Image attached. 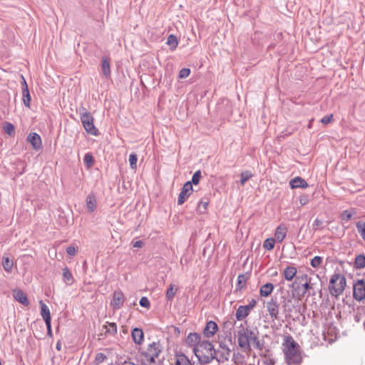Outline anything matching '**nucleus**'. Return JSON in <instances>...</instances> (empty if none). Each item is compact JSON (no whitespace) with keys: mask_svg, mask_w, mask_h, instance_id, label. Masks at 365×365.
<instances>
[{"mask_svg":"<svg viewBox=\"0 0 365 365\" xmlns=\"http://www.w3.org/2000/svg\"><path fill=\"white\" fill-rule=\"evenodd\" d=\"M284 354L287 365L300 364L302 361L299 345L294 341L293 337L288 335L284 339Z\"/></svg>","mask_w":365,"mask_h":365,"instance_id":"f257e3e1","label":"nucleus"},{"mask_svg":"<svg viewBox=\"0 0 365 365\" xmlns=\"http://www.w3.org/2000/svg\"><path fill=\"white\" fill-rule=\"evenodd\" d=\"M162 349L160 342L150 344L147 349L140 353L141 365H163L162 360L159 359Z\"/></svg>","mask_w":365,"mask_h":365,"instance_id":"f03ea898","label":"nucleus"},{"mask_svg":"<svg viewBox=\"0 0 365 365\" xmlns=\"http://www.w3.org/2000/svg\"><path fill=\"white\" fill-rule=\"evenodd\" d=\"M346 283V278L343 274L339 273L333 274L329 284V290L331 295L337 297L342 294Z\"/></svg>","mask_w":365,"mask_h":365,"instance_id":"7ed1b4c3","label":"nucleus"},{"mask_svg":"<svg viewBox=\"0 0 365 365\" xmlns=\"http://www.w3.org/2000/svg\"><path fill=\"white\" fill-rule=\"evenodd\" d=\"M194 353L198 360L209 359V357L216 355V351L212 343L207 340H203L201 344L195 347Z\"/></svg>","mask_w":365,"mask_h":365,"instance_id":"20e7f679","label":"nucleus"},{"mask_svg":"<svg viewBox=\"0 0 365 365\" xmlns=\"http://www.w3.org/2000/svg\"><path fill=\"white\" fill-rule=\"evenodd\" d=\"M80 116L81 123L86 132L91 135H97L98 130L94 125L93 117L91 113H89L86 108L82 107L80 108Z\"/></svg>","mask_w":365,"mask_h":365,"instance_id":"39448f33","label":"nucleus"},{"mask_svg":"<svg viewBox=\"0 0 365 365\" xmlns=\"http://www.w3.org/2000/svg\"><path fill=\"white\" fill-rule=\"evenodd\" d=\"M353 297L359 302L365 299V278L358 279L354 284Z\"/></svg>","mask_w":365,"mask_h":365,"instance_id":"423d86ee","label":"nucleus"},{"mask_svg":"<svg viewBox=\"0 0 365 365\" xmlns=\"http://www.w3.org/2000/svg\"><path fill=\"white\" fill-rule=\"evenodd\" d=\"M266 307L270 317L272 319H278L279 314V304L278 303L277 299L276 298H272L267 302Z\"/></svg>","mask_w":365,"mask_h":365,"instance_id":"0eeeda50","label":"nucleus"},{"mask_svg":"<svg viewBox=\"0 0 365 365\" xmlns=\"http://www.w3.org/2000/svg\"><path fill=\"white\" fill-rule=\"evenodd\" d=\"M247 335L245 333L244 329H242L237 333V342L240 347L245 352H250L251 351L250 341L247 338Z\"/></svg>","mask_w":365,"mask_h":365,"instance_id":"6e6552de","label":"nucleus"},{"mask_svg":"<svg viewBox=\"0 0 365 365\" xmlns=\"http://www.w3.org/2000/svg\"><path fill=\"white\" fill-rule=\"evenodd\" d=\"M193 191V187L191 182H187L184 184L178 199V204L182 205L187 199L189 197L190 194Z\"/></svg>","mask_w":365,"mask_h":365,"instance_id":"1a4fd4ad","label":"nucleus"},{"mask_svg":"<svg viewBox=\"0 0 365 365\" xmlns=\"http://www.w3.org/2000/svg\"><path fill=\"white\" fill-rule=\"evenodd\" d=\"M124 303V295L123 292L120 290L115 291L113 294V300L111 302V305L113 306L114 309H120Z\"/></svg>","mask_w":365,"mask_h":365,"instance_id":"9d476101","label":"nucleus"},{"mask_svg":"<svg viewBox=\"0 0 365 365\" xmlns=\"http://www.w3.org/2000/svg\"><path fill=\"white\" fill-rule=\"evenodd\" d=\"M27 140L31 144L33 148L38 150L42 148L41 138L36 133H31L27 137Z\"/></svg>","mask_w":365,"mask_h":365,"instance_id":"9b49d317","label":"nucleus"},{"mask_svg":"<svg viewBox=\"0 0 365 365\" xmlns=\"http://www.w3.org/2000/svg\"><path fill=\"white\" fill-rule=\"evenodd\" d=\"M217 329L218 327L216 322L214 321H209L207 322L203 329V335L207 338L212 337L215 335Z\"/></svg>","mask_w":365,"mask_h":365,"instance_id":"f8f14e48","label":"nucleus"},{"mask_svg":"<svg viewBox=\"0 0 365 365\" xmlns=\"http://www.w3.org/2000/svg\"><path fill=\"white\" fill-rule=\"evenodd\" d=\"M299 279L301 281H305V282L302 284V287L304 288L302 296H304L307 291L313 289L314 283L312 282V277H309L306 274L297 277L296 280Z\"/></svg>","mask_w":365,"mask_h":365,"instance_id":"ddd939ff","label":"nucleus"},{"mask_svg":"<svg viewBox=\"0 0 365 365\" xmlns=\"http://www.w3.org/2000/svg\"><path fill=\"white\" fill-rule=\"evenodd\" d=\"M252 310L247 305H240L235 314V317L237 321H242L245 319Z\"/></svg>","mask_w":365,"mask_h":365,"instance_id":"4468645a","label":"nucleus"},{"mask_svg":"<svg viewBox=\"0 0 365 365\" xmlns=\"http://www.w3.org/2000/svg\"><path fill=\"white\" fill-rule=\"evenodd\" d=\"M201 336L200 334L193 332L190 333L186 339V343L189 346H197L200 344L202 343Z\"/></svg>","mask_w":365,"mask_h":365,"instance_id":"2eb2a0df","label":"nucleus"},{"mask_svg":"<svg viewBox=\"0 0 365 365\" xmlns=\"http://www.w3.org/2000/svg\"><path fill=\"white\" fill-rule=\"evenodd\" d=\"M290 187L295 188H306L308 187L307 182L301 177H295L289 182Z\"/></svg>","mask_w":365,"mask_h":365,"instance_id":"dca6fc26","label":"nucleus"},{"mask_svg":"<svg viewBox=\"0 0 365 365\" xmlns=\"http://www.w3.org/2000/svg\"><path fill=\"white\" fill-rule=\"evenodd\" d=\"M101 71L103 76L105 78H108L110 77V61L109 59L106 56L102 57Z\"/></svg>","mask_w":365,"mask_h":365,"instance_id":"f3484780","label":"nucleus"},{"mask_svg":"<svg viewBox=\"0 0 365 365\" xmlns=\"http://www.w3.org/2000/svg\"><path fill=\"white\" fill-rule=\"evenodd\" d=\"M287 230L284 225H279L274 233L275 239L277 242H282L287 235Z\"/></svg>","mask_w":365,"mask_h":365,"instance_id":"a211bd4d","label":"nucleus"},{"mask_svg":"<svg viewBox=\"0 0 365 365\" xmlns=\"http://www.w3.org/2000/svg\"><path fill=\"white\" fill-rule=\"evenodd\" d=\"M174 365H192L188 357L184 354H176Z\"/></svg>","mask_w":365,"mask_h":365,"instance_id":"6ab92c4d","label":"nucleus"},{"mask_svg":"<svg viewBox=\"0 0 365 365\" xmlns=\"http://www.w3.org/2000/svg\"><path fill=\"white\" fill-rule=\"evenodd\" d=\"M274 290V285L271 282L263 284L259 289V294L262 297H269Z\"/></svg>","mask_w":365,"mask_h":365,"instance_id":"aec40b11","label":"nucleus"},{"mask_svg":"<svg viewBox=\"0 0 365 365\" xmlns=\"http://www.w3.org/2000/svg\"><path fill=\"white\" fill-rule=\"evenodd\" d=\"M14 299L19 303L27 306L29 304V302L25 293L22 290H17L14 292Z\"/></svg>","mask_w":365,"mask_h":365,"instance_id":"412c9836","label":"nucleus"},{"mask_svg":"<svg viewBox=\"0 0 365 365\" xmlns=\"http://www.w3.org/2000/svg\"><path fill=\"white\" fill-rule=\"evenodd\" d=\"M132 337L135 343L138 344H142L144 339V334L141 329L134 328L132 330Z\"/></svg>","mask_w":365,"mask_h":365,"instance_id":"4be33fe9","label":"nucleus"},{"mask_svg":"<svg viewBox=\"0 0 365 365\" xmlns=\"http://www.w3.org/2000/svg\"><path fill=\"white\" fill-rule=\"evenodd\" d=\"M297 272V268L293 266L287 267L283 272L284 277L287 281H291L295 277Z\"/></svg>","mask_w":365,"mask_h":365,"instance_id":"5701e85b","label":"nucleus"},{"mask_svg":"<svg viewBox=\"0 0 365 365\" xmlns=\"http://www.w3.org/2000/svg\"><path fill=\"white\" fill-rule=\"evenodd\" d=\"M96 199L93 194H89L86 197V208L90 212H93L96 207Z\"/></svg>","mask_w":365,"mask_h":365,"instance_id":"b1692460","label":"nucleus"},{"mask_svg":"<svg viewBox=\"0 0 365 365\" xmlns=\"http://www.w3.org/2000/svg\"><path fill=\"white\" fill-rule=\"evenodd\" d=\"M41 304V314L46 322H50L51 321V313L48 307L43 302L40 301Z\"/></svg>","mask_w":365,"mask_h":365,"instance_id":"393cba45","label":"nucleus"},{"mask_svg":"<svg viewBox=\"0 0 365 365\" xmlns=\"http://www.w3.org/2000/svg\"><path fill=\"white\" fill-rule=\"evenodd\" d=\"M247 280V277L245 274H240L237 277V282L236 284L235 292H237V291L241 290L243 288H245L246 286Z\"/></svg>","mask_w":365,"mask_h":365,"instance_id":"a878e982","label":"nucleus"},{"mask_svg":"<svg viewBox=\"0 0 365 365\" xmlns=\"http://www.w3.org/2000/svg\"><path fill=\"white\" fill-rule=\"evenodd\" d=\"M63 279L68 284H71L73 282L72 273L67 267L63 269Z\"/></svg>","mask_w":365,"mask_h":365,"instance_id":"bb28decb","label":"nucleus"},{"mask_svg":"<svg viewBox=\"0 0 365 365\" xmlns=\"http://www.w3.org/2000/svg\"><path fill=\"white\" fill-rule=\"evenodd\" d=\"M202 365H220V359H217L216 355L210 356L209 359L199 360Z\"/></svg>","mask_w":365,"mask_h":365,"instance_id":"cd10ccee","label":"nucleus"},{"mask_svg":"<svg viewBox=\"0 0 365 365\" xmlns=\"http://www.w3.org/2000/svg\"><path fill=\"white\" fill-rule=\"evenodd\" d=\"M166 43L170 46L171 50H175L178 45V40L174 34H170L167 38Z\"/></svg>","mask_w":365,"mask_h":365,"instance_id":"c85d7f7f","label":"nucleus"},{"mask_svg":"<svg viewBox=\"0 0 365 365\" xmlns=\"http://www.w3.org/2000/svg\"><path fill=\"white\" fill-rule=\"evenodd\" d=\"M354 267L361 269L365 267V255L360 254L355 257Z\"/></svg>","mask_w":365,"mask_h":365,"instance_id":"c756f323","label":"nucleus"},{"mask_svg":"<svg viewBox=\"0 0 365 365\" xmlns=\"http://www.w3.org/2000/svg\"><path fill=\"white\" fill-rule=\"evenodd\" d=\"M2 265L6 272H11L13 268V262L8 257H4Z\"/></svg>","mask_w":365,"mask_h":365,"instance_id":"7c9ffc66","label":"nucleus"},{"mask_svg":"<svg viewBox=\"0 0 365 365\" xmlns=\"http://www.w3.org/2000/svg\"><path fill=\"white\" fill-rule=\"evenodd\" d=\"M22 99H23L24 106L27 108H30L31 99L29 90L22 91Z\"/></svg>","mask_w":365,"mask_h":365,"instance_id":"2f4dec72","label":"nucleus"},{"mask_svg":"<svg viewBox=\"0 0 365 365\" xmlns=\"http://www.w3.org/2000/svg\"><path fill=\"white\" fill-rule=\"evenodd\" d=\"M356 229L360 234L361 237L365 242V222L359 221L356 224Z\"/></svg>","mask_w":365,"mask_h":365,"instance_id":"473e14b6","label":"nucleus"},{"mask_svg":"<svg viewBox=\"0 0 365 365\" xmlns=\"http://www.w3.org/2000/svg\"><path fill=\"white\" fill-rule=\"evenodd\" d=\"M252 177V174L250 171L246 170L241 173L240 175V184L241 185H244L245 182L249 180Z\"/></svg>","mask_w":365,"mask_h":365,"instance_id":"72a5a7b5","label":"nucleus"},{"mask_svg":"<svg viewBox=\"0 0 365 365\" xmlns=\"http://www.w3.org/2000/svg\"><path fill=\"white\" fill-rule=\"evenodd\" d=\"M176 290L177 289H175L174 284H170L166 292V298L168 300H172L173 299Z\"/></svg>","mask_w":365,"mask_h":365,"instance_id":"f704fd0d","label":"nucleus"},{"mask_svg":"<svg viewBox=\"0 0 365 365\" xmlns=\"http://www.w3.org/2000/svg\"><path fill=\"white\" fill-rule=\"evenodd\" d=\"M275 240L274 238H268L264 240L263 247L265 250H272L274 247Z\"/></svg>","mask_w":365,"mask_h":365,"instance_id":"c9c22d12","label":"nucleus"},{"mask_svg":"<svg viewBox=\"0 0 365 365\" xmlns=\"http://www.w3.org/2000/svg\"><path fill=\"white\" fill-rule=\"evenodd\" d=\"M106 329V332L110 334L114 335L117 333V325L115 323H108V325H105Z\"/></svg>","mask_w":365,"mask_h":365,"instance_id":"e433bc0d","label":"nucleus"},{"mask_svg":"<svg viewBox=\"0 0 365 365\" xmlns=\"http://www.w3.org/2000/svg\"><path fill=\"white\" fill-rule=\"evenodd\" d=\"M4 130L6 134L11 136L14 133L15 128L12 123L6 122L4 125Z\"/></svg>","mask_w":365,"mask_h":365,"instance_id":"4c0bfd02","label":"nucleus"},{"mask_svg":"<svg viewBox=\"0 0 365 365\" xmlns=\"http://www.w3.org/2000/svg\"><path fill=\"white\" fill-rule=\"evenodd\" d=\"M83 161L86 164L88 168H91L93 165V163H94V159H93V157L91 155V153H86V155H84V158H83Z\"/></svg>","mask_w":365,"mask_h":365,"instance_id":"58836bf2","label":"nucleus"},{"mask_svg":"<svg viewBox=\"0 0 365 365\" xmlns=\"http://www.w3.org/2000/svg\"><path fill=\"white\" fill-rule=\"evenodd\" d=\"M207 205H208V202H203L202 200H201L200 202H199V203L197 205V211L200 214L205 213L207 210Z\"/></svg>","mask_w":365,"mask_h":365,"instance_id":"ea45409f","label":"nucleus"},{"mask_svg":"<svg viewBox=\"0 0 365 365\" xmlns=\"http://www.w3.org/2000/svg\"><path fill=\"white\" fill-rule=\"evenodd\" d=\"M322 260H323V259L322 257H319V256L314 257L311 260L312 267H313L314 268H318L321 265Z\"/></svg>","mask_w":365,"mask_h":365,"instance_id":"a19ab883","label":"nucleus"},{"mask_svg":"<svg viewBox=\"0 0 365 365\" xmlns=\"http://www.w3.org/2000/svg\"><path fill=\"white\" fill-rule=\"evenodd\" d=\"M220 348L222 349V359L227 360L230 356L231 350L228 347H227L225 345H223V346L221 345Z\"/></svg>","mask_w":365,"mask_h":365,"instance_id":"79ce46f5","label":"nucleus"},{"mask_svg":"<svg viewBox=\"0 0 365 365\" xmlns=\"http://www.w3.org/2000/svg\"><path fill=\"white\" fill-rule=\"evenodd\" d=\"M138 157L135 153H131L129 155V163L132 169L136 168Z\"/></svg>","mask_w":365,"mask_h":365,"instance_id":"37998d69","label":"nucleus"},{"mask_svg":"<svg viewBox=\"0 0 365 365\" xmlns=\"http://www.w3.org/2000/svg\"><path fill=\"white\" fill-rule=\"evenodd\" d=\"M201 177V171H196L192 175V180L190 181L192 182V185H197L200 180Z\"/></svg>","mask_w":365,"mask_h":365,"instance_id":"c03bdc74","label":"nucleus"},{"mask_svg":"<svg viewBox=\"0 0 365 365\" xmlns=\"http://www.w3.org/2000/svg\"><path fill=\"white\" fill-rule=\"evenodd\" d=\"M352 213L349 212V210H344L343 211L340 217L342 220H344L346 222H348L351 219Z\"/></svg>","mask_w":365,"mask_h":365,"instance_id":"a18cd8bd","label":"nucleus"},{"mask_svg":"<svg viewBox=\"0 0 365 365\" xmlns=\"http://www.w3.org/2000/svg\"><path fill=\"white\" fill-rule=\"evenodd\" d=\"M190 73V70L187 68H182L179 72L178 77L180 78H187Z\"/></svg>","mask_w":365,"mask_h":365,"instance_id":"49530a36","label":"nucleus"},{"mask_svg":"<svg viewBox=\"0 0 365 365\" xmlns=\"http://www.w3.org/2000/svg\"><path fill=\"white\" fill-rule=\"evenodd\" d=\"M264 363L265 365H274L276 363V360L274 358L271 356H264Z\"/></svg>","mask_w":365,"mask_h":365,"instance_id":"de8ad7c7","label":"nucleus"},{"mask_svg":"<svg viewBox=\"0 0 365 365\" xmlns=\"http://www.w3.org/2000/svg\"><path fill=\"white\" fill-rule=\"evenodd\" d=\"M140 305L143 307H145V308H148L150 305V301L148 300V299L145 297H143L140 299Z\"/></svg>","mask_w":365,"mask_h":365,"instance_id":"09e8293b","label":"nucleus"},{"mask_svg":"<svg viewBox=\"0 0 365 365\" xmlns=\"http://www.w3.org/2000/svg\"><path fill=\"white\" fill-rule=\"evenodd\" d=\"M244 331H245V333L246 334V335H247V336H248L247 338L250 340V341H252L253 337L257 336V335L252 330L246 329H244Z\"/></svg>","mask_w":365,"mask_h":365,"instance_id":"8fccbe9b","label":"nucleus"},{"mask_svg":"<svg viewBox=\"0 0 365 365\" xmlns=\"http://www.w3.org/2000/svg\"><path fill=\"white\" fill-rule=\"evenodd\" d=\"M252 341L254 343L255 348H257L258 349H262L263 344L260 343L257 336L253 337V339Z\"/></svg>","mask_w":365,"mask_h":365,"instance_id":"3c124183","label":"nucleus"},{"mask_svg":"<svg viewBox=\"0 0 365 365\" xmlns=\"http://www.w3.org/2000/svg\"><path fill=\"white\" fill-rule=\"evenodd\" d=\"M333 119V115L331 114V115H325L324 116L322 120H321V122L323 123V124H327V123H329L331 122Z\"/></svg>","mask_w":365,"mask_h":365,"instance_id":"603ef678","label":"nucleus"},{"mask_svg":"<svg viewBox=\"0 0 365 365\" xmlns=\"http://www.w3.org/2000/svg\"><path fill=\"white\" fill-rule=\"evenodd\" d=\"M66 252L70 256H74L76 254V250L74 247L69 246L66 250Z\"/></svg>","mask_w":365,"mask_h":365,"instance_id":"864d4df0","label":"nucleus"},{"mask_svg":"<svg viewBox=\"0 0 365 365\" xmlns=\"http://www.w3.org/2000/svg\"><path fill=\"white\" fill-rule=\"evenodd\" d=\"M132 245H133V247L141 248L143 247L144 243L141 240H137V241L133 242Z\"/></svg>","mask_w":365,"mask_h":365,"instance_id":"5fc2aeb1","label":"nucleus"},{"mask_svg":"<svg viewBox=\"0 0 365 365\" xmlns=\"http://www.w3.org/2000/svg\"><path fill=\"white\" fill-rule=\"evenodd\" d=\"M322 223H323V222H322L321 220H319V219L317 218V219L314 220V224H313V229H314V230H317V229H318V227H319L320 225H322Z\"/></svg>","mask_w":365,"mask_h":365,"instance_id":"6e6d98bb","label":"nucleus"},{"mask_svg":"<svg viewBox=\"0 0 365 365\" xmlns=\"http://www.w3.org/2000/svg\"><path fill=\"white\" fill-rule=\"evenodd\" d=\"M106 356H105V354H103V353H98L96 356V360L98 362V363H101L103 362V361L105 359Z\"/></svg>","mask_w":365,"mask_h":365,"instance_id":"4d7b16f0","label":"nucleus"},{"mask_svg":"<svg viewBox=\"0 0 365 365\" xmlns=\"http://www.w3.org/2000/svg\"><path fill=\"white\" fill-rule=\"evenodd\" d=\"M21 78H22V82H21V88H22V91H26V90H29V87H28V85H27V83L24 78V77L23 76H21Z\"/></svg>","mask_w":365,"mask_h":365,"instance_id":"13d9d810","label":"nucleus"},{"mask_svg":"<svg viewBox=\"0 0 365 365\" xmlns=\"http://www.w3.org/2000/svg\"><path fill=\"white\" fill-rule=\"evenodd\" d=\"M257 305V301L255 299H252L250 301L249 304L247 305L251 310L253 309Z\"/></svg>","mask_w":365,"mask_h":365,"instance_id":"bf43d9fd","label":"nucleus"},{"mask_svg":"<svg viewBox=\"0 0 365 365\" xmlns=\"http://www.w3.org/2000/svg\"><path fill=\"white\" fill-rule=\"evenodd\" d=\"M46 328H47V334L49 336H52V330H51V324L50 322H46Z\"/></svg>","mask_w":365,"mask_h":365,"instance_id":"052dcab7","label":"nucleus"},{"mask_svg":"<svg viewBox=\"0 0 365 365\" xmlns=\"http://www.w3.org/2000/svg\"><path fill=\"white\" fill-rule=\"evenodd\" d=\"M308 197L307 196L300 197L299 202L302 205H304L308 202Z\"/></svg>","mask_w":365,"mask_h":365,"instance_id":"680f3d73","label":"nucleus"},{"mask_svg":"<svg viewBox=\"0 0 365 365\" xmlns=\"http://www.w3.org/2000/svg\"><path fill=\"white\" fill-rule=\"evenodd\" d=\"M56 349L58 351H61V342L60 341H58L57 343H56Z\"/></svg>","mask_w":365,"mask_h":365,"instance_id":"e2e57ef3","label":"nucleus"},{"mask_svg":"<svg viewBox=\"0 0 365 365\" xmlns=\"http://www.w3.org/2000/svg\"><path fill=\"white\" fill-rule=\"evenodd\" d=\"M355 319H356V322H359V317H355Z\"/></svg>","mask_w":365,"mask_h":365,"instance_id":"0e129e2a","label":"nucleus"},{"mask_svg":"<svg viewBox=\"0 0 365 365\" xmlns=\"http://www.w3.org/2000/svg\"><path fill=\"white\" fill-rule=\"evenodd\" d=\"M355 319H356V322H359V317H355Z\"/></svg>","mask_w":365,"mask_h":365,"instance_id":"69168bd1","label":"nucleus"}]
</instances>
